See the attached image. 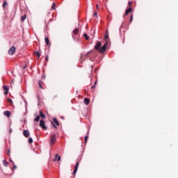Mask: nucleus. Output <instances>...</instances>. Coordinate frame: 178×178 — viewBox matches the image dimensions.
I'll return each mask as SVG.
<instances>
[{"mask_svg":"<svg viewBox=\"0 0 178 178\" xmlns=\"http://www.w3.org/2000/svg\"><path fill=\"white\" fill-rule=\"evenodd\" d=\"M101 45H102L101 42H97L95 46V49L98 51L100 54H104V52L106 51V45H108V42H106V43L102 47Z\"/></svg>","mask_w":178,"mask_h":178,"instance_id":"1","label":"nucleus"},{"mask_svg":"<svg viewBox=\"0 0 178 178\" xmlns=\"http://www.w3.org/2000/svg\"><path fill=\"white\" fill-rule=\"evenodd\" d=\"M55 141H56V135L54 134L51 136V139H50V145H54L55 144Z\"/></svg>","mask_w":178,"mask_h":178,"instance_id":"2","label":"nucleus"},{"mask_svg":"<svg viewBox=\"0 0 178 178\" xmlns=\"http://www.w3.org/2000/svg\"><path fill=\"white\" fill-rule=\"evenodd\" d=\"M40 127L43 129V130H47V127L45 126V121L44 120H41L40 121Z\"/></svg>","mask_w":178,"mask_h":178,"instance_id":"3","label":"nucleus"},{"mask_svg":"<svg viewBox=\"0 0 178 178\" xmlns=\"http://www.w3.org/2000/svg\"><path fill=\"white\" fill-rule=\"evenodd\" d=\"M15 52H16V47H15V46H13L8 50V54H9V55H13V54H15Z\"/></svg>","mask_w":178,"mask_h":178,"instance_id":"4","label":"nucleus"},{"mask_svg":"<svg viewBox=\"0 0 178 178\" xmlns=\"http://www.w3.org/2000/svg\"><path fill=\"white\" fill-rule=\"evenodd\" d=\"M90 53H91V51L82 54L81 56V59H83V60H86V58H88V55H90Z\"/></svg>","mask_w":178,"mask_h":178,"instance_id":"5","label":"nucleus"},{"mask_svg":"<svg viewBox=\"0 0 178 178\" xmlns=\"http://www.w3.org/2000/svg\"><path fill=\"white\" fill-rule=\"evenodd\" d=\"M23 135L24 136V137H26V138H29V137H30V133H29V131L26 129L24 130Z\"/></svg>","mask_w":178,"mask_h":178,"instance_id":"6","label":"nucleus"},{"mask_svg":"<svg viewBox=\"0 0 178 178\" xmlns=\"http://www.w3.org/2000/svg\"><path fill=\"white\" fill-rule=\"evenodd\" d=\"M4 92V95H8V92H9V88H8V86H3V87Z\"/></svg>","mask_w":178,"mask_h":178,"instance_id":"7","label":"nucleus"},{"mask_svg":"<svg viewBox=\"0 0 178 178\" xmlns=\"http://www.w3.org/2000/svg\"><path fill=\"white\" fill-rule=\"evenodd\" d=\"M131 12H133V8L131 7H129L126 10L125 15H124V16H127V14L131 13Z\"/></svg>","mask_w":178,"mask_h":178,"instance_id":"8","label":"nucleus"},{"mask_svg":"<svg viewBox=\"0 0 178 178\" xmlns=\"http://www.w3.org/2000/svg\"><path fill=\"white\" fill-rule=\"evenodd\" d=\"M79 163L76 162L75 169L73 171V175H76V173H77V170L79 169Z\"/></svg>","mask_w":178,"mask_h":178,"instance_id":"9","label":"nucleus"},{"mask_svg":"<svg viewBox=\"0 0 178 178\" xmlns=\"http://www.w3.org/2000/svg\"><path fill=\"white\" fill-rule=\"evenodd\" d=\"M3 115H5V116H7V118H10V111H6L3 112Z\"/></svg>","mask_w":178,"mask_h":178,"instance_id":"10","label":"nucleus"},{"mask_svg":"<svg viewBox=\"0 0 178 178\" xmlns=\"http://www.w3.org/2000/svg\"><path fill=\"white\" fill-rule=\"evenodd\" d=\"M54 161H58V162H59V161H60V156H58V154H56Z\"/></svg>","mask_w":178,"mask_h":178,"instance_id":"11","label":"nucleus"},{"mask_svg":"<svg viewBox=\"0 0 178 178\" xmlns=\"http://www.w3.org/2000/svg\"><path fill=\"white\" fill-rule=\"evenodd\" d=\"M39 113H40V118L41 117L42 118V119H45V114H44V113H42V111H39Z\"/></svg>","mask_w":178,"mask_h":178,"instance_id":"12","label":"nucleus"},{"mask_svg":"<svg viewBox=\"0 0 178 178\" xmlns=\"http://www.w3.org/2000/svg\"><path fill=\"white\" fill-rule=\"evenodd\" d=\"M84 104H86V105H89L90 104V99L86 97L84 99Z\"/></svg>","mask_w":178,"mask_h":178,"instance_id":"13","label":"nucleus"},{"mask_svg":"<svg viewBox=\"0 0 178 178\" xmlns=\"http://www.w3.org/2000/svg\"><path fill=\"white\" fill-rule=\"evenodd\" d=\"M53 122L56 124V126H59V122L58 121V119L56 118H53Z\"/></svg>","mask_w":178,"mask_h":178,"instance_id":"14","label":"nucleus"},{"mask_svg":"<svg viewBox=\"0 0 178 178\" xmlns=\"http://www.w3.org/2000/svg\"><path fill=\"white\" fill-rule=\"evenodd\" d=\"M105 40H108L109 38V32L108 31H106V35L104 36Z\"/></svg>","mask_w":178,"mask_h":178,"instance_id":"15","label":"nucleus"},{"mask_svg":"<svg viewBox=\"0 0 178 178\" xmlns=\"http://www.w3.org/2000/svg\"><path fill=\"white\" fill-rule=\"evenodd\" d=\"M38 86L40 88H42V90H44V88H42V81H38Z\"/></svg>","mask_w":178,"mask_h":178,"instance_id":"16","label":"nucleus"},{"mask_svg":"<svg viewBox=\"0 0 178 178\" xmlns=\"http://www.w3.org/2000/svg\"><path fill=\"white\" fill-rule=\"evenodd\" d=\"M44 41H45L47 45H49V38H45Z\"/></svg>","mask_w":178,"mask_h":178,"instance_id":"17","label":"nucleus"},{"mask_svg":"<svg viewBox=\"0 0 178 178\" xmlns=\"http://www.w3.org/2000/svg\"><path fill=\"white\" fill-rule=\"evenodd\" d=\"M35 55H36V56H38V59H40V56H41V54H40V52L35 51Z\"/></svg>","mask_w":178,"mask_h":178,"instance_id":"18","label":"nucleus"},{"mask_svg":"<svg viewBox=\"0 0 178 178\" xmlns=\"http://www.w3.org/2000/svg\"><path fill=\"white\" fill-rule=\"evenodd\" d=\"M73 33L74 34H79V29L76 28L75 29H74Z\"/></svg>","mask_w":178,"mask_h":178,"instance_id":"19","label":"nucleus"},{"mask_svg":"<svg viewBox=\"0 0 178 178\" xmlns=\"http://www.w3.org/2000/svg\"><path fill=\"white\" fill-rule=\"evenodd\" d=\"M26 15H22V16L21 17V20H22V22L25 21V20H26Z\"/></svg>","mask_w":178,"mask_h":178,"instance_id":"20","label":"nucleus"},{"mask_svg":"<svg viewBox=\"0 0 178 178\" xmlns=\"http://www.w3.org/2000/svg\"><path fill=\"white\" fill-rule=\"evenodd\" d=\"M83 37L86 38V40H90V37H88V35H87V33H84L83 34Z\"/></svg>","mask_w":178,"mask_h":178,"instance_id":"21","label":"nucleus"},{"mask_svg":"<svg viewBox=\"0 0 178 178\" xmlns=\"http://www.w3.org/2000/svg\"><path fill=\"white\" fill-rule=\"evenodd\" d=\"M34 122H40V115H38L35 119Z\"/></svg>","mask_w":178,"mask_h":178,"instance_id":"22","label":"nucleus"},{"mask_svg":"<svg viewBox=\"0 0 178 178\" xmlns=\"http://www.w3.org/2000/svg\"><path fill=\"white\" fill-rule=\"evenodd\" d=\"M51 9L53 10H55V9H56V5H55V3H53L52 6H51Z\"/></svg>","mask_w":178,"mask_h":178,"instance_id":"23","label":"nucleus"},{"mask_svg":"<svg viewBox=\"0 0 178 178\" xmlns=\"http://www.w3.org/2000/svg\"><path fill=\"white\" fill-rule=\"evenodd\" d=\"M7 101L10 104V105H13V101H12L11 99H7Z\"/></svg>","mask_w":178,"mask_h":178,"instance_id":"24","label":"nucleus"},{"mask_svg":"<svg viewBox=\"0 0 178 178\" xmlns=\"http://www.w3.org/2000/svg\"><path fill=\"white\" fill-rule=\"evenodd\" d=\"M28 141H29V144H33V138H29Z\"/></svg>","mask_w":178,"mask_h":178,"instance_id":"25","label":"nucleus"},{"mask_svg":"<svg viewBox=\"0 0 178 178\" xmlns=\"http://www.w3.org/2000/svg\"><path fill=\"white\" fill-rule=\"evenodd\" d=\"M3 165L4 166H8V165H9V163H8V161H6V160L3 161Z\"/></svg>","mask_w":178,"mask_h":178,"instance_id":"26","label":"nucleus"},{"mask_svg":"<svg viewBox=\"0 0 178 178\" xmlns=\"http://www.w3.org/2000/svg\"><path fill=\"white\" fill-rule=\"evenodd\" d=\"M6 5H8V3L6 2V1H4L3 3V8H5V6H6Z\"/></svg>","mask_w":178,"mask_h":178,"instance_id":"27","label":"nucleus"},{"mask_svg":"<svg viewBox=\"0 0 178 178\" xmlns=\"http://www.w3.org/2000/svg\"><path fill=\"white\" fill-rule=\"evenodd\" d=\"M88 140V136H85V144H87V141Z\"/></svg>","mask_w":178,"mask_h":178,"instance_id":"28","label":"nucleus"},{"mask_svg":"<svg viewBox=\"0 0 178 178\" xmlns=\"http://www.w3.org/2000/svg\"><path fill=\"white\" fill-rule=\"evenodd\" d=\"M128 6H133V3L131 1H129Z\"/></svg>","mask_w":178,"mask_h":178,"instance_id":"29","label":"nucleus"},{"mask_svg":"<svg viewBox=\"0 0 178 178\" xmlns=\"http://www.w3.org/2000/svg\"><path fill=\"white\" fill-rule=\"evenodd\" d=\"M7 154L10 156V149L7 150Z\"/></svg>","mask_w":178,"mask_h":178,"instance_id":"30","label":"nucleus"},{"mask_svg":"<svg viewBox=\"0 0 178 178\" xmlns=\"http://www.w3.org/2000/svg\"><path fill=\"white\" fill-rule=\"evenodd\" d=\"M93 16H96V17H98V14L97 12L94 13Z\"/></svg>","mask_w":178,"mask_h":178,"instance_id":"31","label":"nucleus"},{"mask_svg":"<svg viewBox=\"0 0 178 178\" xmlns=\"http://www.w3.org/2000/svg\"><path fill=\"white\" fill-rule=\"evenodd\" d=\"M133 22V15L131 16L130 23Z\"/></svg>","mask_w":178,"mask_h":178,"instance_id":"32","label":"nucleus"},{"mask_svg":"<svg viewBox=\"0 0 178 178\" xmlns=\"http://www.w3.org/2000/svg\"><path fill=\"white\" fill-rule=\"evenodd\" d=\"M52 126H54V127L55 129H58V127H56V125H55L54 123H52Z\"/></svg>","mask_w":178,"mask_h":178,"instance_id":"33","label":"nucleus"},{"mask_svg":"<svg viewBox=\"0 0 178 178\" xmlns=\"http://www.w3.org/2000/svg\"><path fill=\"white\" fill-rule=\"evenodd\" d=\"M10 162H12L13 163V165H15V163L13 162V161H12V159L10 158Z\"/></svg>","mask_w":178,"mask_h":178,"instance_id":"34","label":"nucleus"},{"mask_svg":"<svg viewBox=\"0 0 178 178\" xmlns=\"http://www.w3.org/2000/svg\"><path fill=\"white\" fill-rule=\"evenodd\" d=\"M16 168H17L16 165L13 164V169H16Z\"/></svg>","mask_w":178,"mask_h":178,"instance_id":"35","label":"nucleus"},{"mask_svg":"<svg viewBox=\"0 0 178 178\" xmlns=\"http://www.w3.org/2000/svg\"><path fill=\"white\" fill-rule=\"evenodd\" d=\"M92 89L95 88V85L92 86L91 87Z\"/></svg>","mask_w":178,"mask_h":178,"instance_id":"36","label":"nucleus"},{"mask_svg":"<svg viewBox=\"0 0 178 178\" xmlns=\"http://www.w3.org/2000/svg\"><path fill=\"white\" fill-rule=\"evenodd\" d=\"M45 60L48 61V56L45 57Z\"/></svg>","mask_w":178,"mask_h":178,"instance_id":"37","label":"nucleus"},{"mask_svg":"<svg viewBox=\"0 0 178 178\" xmlns=\"http://www.w3.org/2000/svg\"><path fill=\"white\" fill-rule=\"evenodd\" d=\"M97 81H95V86H97Z\"/></svg>","mask_w":178,"mask_h":178,"instance_id":"38","label":"nucleus"},{"mask_svg":"<svg viewBox=\"0 0 178 178\" xmlns=\"http://www.w3.org/2000/svg\"><path fill=\"white\" fill-rule=\"evenodd\" d=\"M42 77V79H45V75H43Z\"/></svg>","mask_w":178,"mask_h":178,"instance_id":"39","label":"nucleus"},{"mask_svg":"<svg viewBox=\"0 0 178 178\" xmlns=\"http://www.w3.org/2000/svg\"><path fill=\"white\" fill-rule=\"evenodd\" d=\"M97 8L98 9V4L96 5Z\"/></svg>","mask_w":178,"mask_h":178,"instance_id":"40","label":"nucleus"},{"mask_svg":"<svg viewBox=\"0 0 178 178\" xmlns=\"http://www.w3.org/2000/svg\"><path fill=\"white\" fill-rule=\"evenodd\" d=\"M12 132V130H10V133H11Z\"/></svg>","mask_w":178,"mask_h":178,"instance_id":"41","label":"nucleus"}]
</instances>
